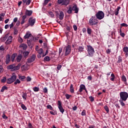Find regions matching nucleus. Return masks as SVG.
Returning <instances> with one entry per match:
<instances>
[{"label":"nucleus","mask_w":128,"mask_h":128,"mask_svg":"<svg viewBox=\"0 0 128 128\" xmlns=\"http://www.w3.org/2000/svg\"><path fill=\"white\" fill-rule=\"evenodd\" d=\"M87 52L88 54L87 55L88 56H90V58L94 56V49L92 46H87Z\"/></svg>","instance_id":"obj_1"},{"label":"nucleus","mask_w":128,"mask_h":128,"mask_svg":"<svg viewBox=\"0 0 128 128\" xmlns=\"http://www.w3.org/2000/svg\"><path fill=\"white\" fill-rule=\"evenodd\" d=\"M20 66H22L21 64H19L18 66H16V64H12L7 66L8 70H11L12 72L14 70H20Z\"/></svg>","instance_id":"obj_2"},{"label":"nucleus","mask_w":128,"mask_h":128,"mask_svg":"<svg viewBox=\"0 0 128 128\" xmlns=\"http://www.w3.org/2000/svg\"><path fill=\"white\" fill-rule=\"evenodd\" d=\"M120 100L126 102L128 98V94L126 92H122L120 93Z\"/></svg>","instance_id":"obj_3"},{"label":"nucleus","mask_w":128,"mask_h":128,"mask_svg":"<svg viewBox=\"0 0 128 128\" xmlns=\"http://www.w3.org/2000/svg\"><path fill=\"white\" fill-rule=\"evenodd\" d=\"M97 24H98V20L96 18V16H92L89 20L88 24L90 26H96Z\"/></svg>","instance_id":"obj_4"},{"label":"nucleus","mask_w":128,"mask_h":128,"mask_svg":"<svg viewBox=\"0 0 128 128\" xmlns=\"http://www.w3.org/2000/svg\"><path fill=\"white\" fill-rule=\"evenodd\" d=\"M96 16L98 20H102L104 18V13L102 11H98L96 14Z\"/></svg>","instance_id":"obj_5"},{"label":"nucleus","mask_w":128,"mask_h":128,"mask_svg":"<svg viewBox=\"0 0 128 128\" xmlns=\"http://www.w3.org/2000/svg\"><path fill=\"white\" fill-rule=\"evenodd\" d=\"M16 80V74H12L10 78H8L6 80V83L8 84H12Z\"/></svg>","instance_id":"obj_6"},{"label":"nucleus","mask_w":128,"mask_h":128,"mask_svg":"<svg viewBox=\"0 0 128 128\" xmlns=\"http://www.w3.org/2000/svg\"><path fill=\"white\" fill-rule=\"evenodd\" d=\"M72 51V48L70 45H68L66 47L64 48L63 52L65 54V56H68L70 54V52Z\"/></svg>","instance_id":"obj_7"},{"label":"nucleus","mask_w":128,"mask_h":128,"mask_svg":"<svg viewBox=\"0 0 128 128\" xmlns=\"http://www.w3.org/2000/svg\"><path fill=\"white\" fill-rule=\"evenodd\" d=\"M70 0H58V2L59 4H62V6H68L70 4Z\"/></svg>","instance_id":"obj_8"},{"label":"nucleus","mask_w":128,"mask_h":128,"mask_svg":"<svg viewBox=\"0 0 128 128\" xmlns=\"http://www.w3.org/2000/svg\"><path fill=\"white\" fill-rule=\"evenodd\" d=\"M58 108L60 110V112L64 114V108H62V102L58 100Z\"/></svg>","instance_id":"obj_9"},{"label":"nucleus","mask_w":128,"mask_h":128,"mask_svg":"<svg viewBox=\"0 0 128 128\" xmlns=\"http://www.w3.org/2000/svg\"><path fill=\"white\" fill-rule=\"evenodd\" d=\"M37 52L38 54L37 56L38 58H42H42L44 57V50H42V48L39 49V50H38Z\"/></svg>","instance_id":"obj_10"},{"label":"nucleus","mask_w":128,"mask_h":128,"mask_svg":"<svg viewBox=\"0 0 128 128\" xmlns=\"http://www.w3.org/2000/svg\"><path fill=\"white\" fill-rule=\"evenodd\" d=\"M56 16L60 20H62L64 19V12H59L56 13Z\"/></svg>","instance_id":"obj_11"},{"label":"nucleus","mask_w":128,"mask_h":128,"mask_svg":"<svg viewBox=\"0 0 128 128\" xmlns=\"http://www.w3.org/2000/svg\"><path fill=\"white\" fill-rule=\"evenodd\" d=\"M28 22L30 26H32L36 24V18H30L28 20Z\"/></svg>","instance_id":"obj_12"},{"label":"nucleus","mask_w":128,"mask_h":128,"mask_svg":"<svg viewBox=\"0 0 128 128\" xmlns=\"http://www.w3.org/2000/svg\"><path fill=\"white\" fill-rule=\"evenodd\" d=\"M6 41L5 42L6 44H12V36H9L7 38Z\"/></svg>","instance_id":"obj_13"},{"label":"nucleus","mask_w":128,"mask_h":128,"mask_svg":"<svg viewBox=\"0 0 128 128\" xmlns=\"http://www.w3.org/2000/svg\"><path fill=\"white\" fill-rule=\"evenodd\" d=\"M36 60V55L33 54L30 58L28 59V62L29 63L32 62Z\"/></svg>","instance_id":"obj_14"},{"label":"nucleus","mask_w":128,"mask_h":128,"mask_svg":"<svg viewBox=\"0 0 128 128\" xmlns=\"http://www.w3.org/2000/svg\"><path fill=\"white\" fill-rule=\"evenodd\" d=\"M84 90H86V86L83 84H80L79 88L80 92H82Z\"/></svg>","instance_id":"obj_15"},{"label":"nucleus","mask_w":128,"mask_h":128,"mask_svg":"<svg viewBox=\"0 0 128 128\" xmlns=\"http://www.w3.org/2000/svg\"><path fill=\"white\" fill-rule=\"evenodd\" d=\"M32 14V10H26L25 14L26 16H30V15Z\"/></svg>","instance_id":"obj_16"},{"label":"nucleus","mask_w":128,"mask_h":128,"mask_svg":"<svg viewBox=\"0 0 128 128\" xmlns=\"http://www.w3.org/2000/svg\"><path fill=\"white\" fill-rule=\"evenodd\" d=\"M10 54H8L6 56V64H10Z\"/></svg>","instance_id":"obj_17"},{"label":"nucleus","mask_w":128,"mask_h":128,"mask_svg":"<svg viewBox=\"0 0 128 128\" xmlns=\"http://www.w3.org/2000/svg\"><path fill=\"white\" fill-rule=\"evenodd\" d=\"M32 36V34L30 33V32H27L26 35L24 36V38H30Z\"/></svg>","instance_id":"obj_18"},{"label":"nucleus","mask_w":128,"mask_h":128,"mask_svg":"<svg viewBox=\"0 0 128 128\" xmlns=\"http://www.w3.org/2000/svg\"><path fill=\"white\" fill-rule=\"evenodd\" d=\"M22 54L18 55L16 58V62H20L22 59Z\"/></svg>","instance_id":"obj_19"},{"label":"nucleus","mask_w":128,"mask_h":128,"mask_svg":"<svg viewBox=\"0 0 128 128\" xmlns=\"http://www.w3.org/2000/svg\"><path fill=\"white\" fill-rule=\"evenodd\" d=\"M84 50V46H79L78 47V52H82Z\"/></svg>","instance_id":"obj_20"},{"label":"nucleus","mask_w":128,"mask_h":128,"mask_svg":"<svg viewBox=\"0 0 128 128\" xmlns=\"http://www.w3.org/2000/svg\"><path fill=\"white\" fill-rule=\"evenodd\" d=\"M92 30L90 27L87 28V33L89 34V36H92Z\"/></svg>","instance_id":"obj_21"},{"label":"nucleus","mask_w":128,"mask_h":128,"mask_svg":"<svg viewBox=\"0 0 128 128\" xmlns=\"http://www.w3.org/2000/svg\"><path fill=\"white\" fill-rule=\"evenodd\" d=\"M8 38V34H6L4 36L2 37L1 38V42H6V38Z\"/></svg>","instance_id":"obj_22"},{"label":"nucleus","mask_w":128,"mask_h":128,"mask_svg":"<svg viewBox=\"0 0 128 128\" xmlns=\"http://www.w3.org/2000/svg\"><path fill=\"white\" fill-rule=\"evenodd\" d=\"M28 70V65H24L22 66V70Z\"/></svg>","instance_id":"obj_23"},{"label":"nucleus","mask_w":128,"mask_h":128,"mask_svg":"<svg viewBox=\"0 0 128 128\" xmlns=\"http://www.w3.org/2000/svg\"><path fill=\"white\" fill-rule=\"evenodd\" d=\"M120 6H118L117 8L115 10V16H118V12H120Z\"/></svg>","instance_id":"obj_24"},{"label":"nucleus","mask_w":128,"mask_h":128,"mask_svg":"<svg viewBox=\"0 0 128 128\" xmlns=\"http://www.w3.org/2000/svg\"><path fill=\"white\" fill-rule=\"evenodd\" d=\"M72 10H74V8L70 6V7H69V8L68 10V13L69 14H70L72 12Z\"/></svg>","instance_id":"obj_25"},{"label":"nucleus","mask_w":128,"mask_h":128,"mask_svg":"<svg viewBox=\"0 0 128 128\" xmlns=\"http://www.w3.org/2000/svg\"><path fill=\"white\" fill-rule=\"evenodd\" d=\"M73 10H74L75 14H78V8L76 6H73Z\"/></svg>","instance_id":"obj_26"},{"label":"nucleus","mask_w":128,"mask_h":128,"mask_svg":"<svg viewBox=\"0 0 128 128\" xmlns=\"http://www.w3.org/2000/svg\"><path fill=\"white\" fill-rule=\"evenodd\" d=\"M70 92H72V94H74V85L72 84L70 86Z\"/></svg>","instance_id":"obj_27"},{"label":"nucleus","mask_w":128,"mask_h":128,"mask_svg":"<svg viewBox=\"0 0 128 128\" xmlns=\"http://www.w3.org/2000/svg\"><path fill=\"white\" fill-rule=\"evenodd\" d=\"M8 90V87L6 86H3L0 90L1 92H4V90Z\"/></svg>","instance_id":"obj_28"},{"label":"nucleus","mask_w":128,"mask_h":128,"mask_svg":"<svg viewBox=\"0 0 128 128\" xmlns=\"http://www.w3.org/2000/svg\"><path fill=\"white\" fill-rule=\"evenodd\" d=\"M122 82H124V83L126 84V76H124V75L122 76Z\"/></svg>","instance_id":"obj_29"},{"label":"nucleus","mask_w":128,"mask_h":128,"mask_svg":"<svg viewBox=\"0 0 128 128\" xmlns=\"http://www.w3.org/2000/svg\"><path fill=\"white\" fill-rule=\"evenodd\" d=\"M123 52L126 54H128V46L124 47L123 48Z\"/></svg>","instance_id":"obj_30"},{"label":"nucleus","mask_w":128,"mask_h":128,"mask_svg":"<svg viewBox=\"0 0 128 128\" xmlns=\"http://www.w3.org/2000/svg\"><path fill=\"white\" fill-rule=\"evenodd\" d=\"M44 60L46 62H50V56H46L44 58Z\"/></svg>","instance_id":"obj_31"},{"label":"nucleus","mask_w":128,"mask_h":128,"mask_svg":"<svg viewBox=\"0 0 128 128\" xmlns=\"http://www.w3.org/2000/svg\"><path fill=\"white\" fill-rule=\"evenodd\" d=\"M24 54V58L28 56V54H30V52H25L23 53Z\"/></svg>","instance_id":"obj_32"},{"label":"nucleus","mask_w":128,"mask_h":128,"mask_svg":"<svg viewBox=\"0 0 128 128\" xmlns=\"http://www.w3.org/2000/svg\"><path fill=\"white\" fill-rule=\"evenodd\" d=\"M26 93H23L22 94V98H24V100H26V96H27Z\"/></svg>","instance_id":"obj_33"},{"label":"nucleus","mask_w":128,"mask_h":128,"mask_svg":"<svg viewBox=\"0 0 128 128\" xmlns=\"http://www.w3.org/2000/svg\"><path fill=\"white\" fill-rule=\"evenodd\" d=\"M111 76H112V78H110V80H112V82H114V78H116V76H114V74H111Z\"/></svg>","instance_id":"obj_34"},{"label":"nucleus","mask_w":128,"mask_h":128,"mask_svg":"<svg viewBox=\"0 0 128 128\" xmlns=\"http://www.w3.org/2000/svg\"><path fill=\"white\" fill-rule=\"evenodd\" d=\"M4 51V46H0V52H2Z\"/></svg>","instance_id":"obj_35"},{"label":"nucleus","mask_w":128,"mask_h":128,"mask_svg":"<svg viewBox=\"0 0 128 128\" xmlns=\"http://www.w3.org/2000/svg\"><path fill=\"white\" fill-rule=\"evenodd\" d=\"M21 107L22 110H26V105L24 104H21Z\"/></svg>","instance_id":"obj_36"},{"label":"nucleus","mask_w":128,"mask_h":128,"mask_svg":"<svg viewBox=\"0 0 128 128\" xmlns=\"http://www.w3.org/2000/svg\"><path fill=\"white\" fill-rule=\"evenodd\" d=\"M104 108L106 112L107 113H108V112H110V110H108V106H104Z\"/></svg>","instance_id":"obj_37"},{"label":"nucleus","mask_w":128,"mask_h":128,"mask_svg":"<svg viewBox=\"0 0 128 128\" xmlns=\"http://www.w3.org/2000/svg\"><path fill=\"white\" fill-rule=\"evenodd\" d=\"M46 108H48V110H54V108L50 105H48L46 106Z\"/></svg>","instance_id":"obj_38"},{"label":"nucleus","mask_w":128,"mask_h":128,"mask_svg":"<svg viewBox=\"0 0 128 128\" xmlns=\"http://www.w3.org/2000/svg\"><path fill=\"white\" fill-rule=\"evenodd\" d=\"M122 57H120V56H118V60L117 62L118 64H120V62H122Z\"/></svg>","instance_id":"obj_39"},{"label":"nucleus","mask_w":128,"mask_h":128,"mask_svg":"<svg viewBox=\"0 0 128 128\" xmlns=\"http://www.w3.org/2000/svg\"><path fill=\"white\" fill-rule=\"evenodd\" d=\"M119 102H120V104H121V106H125V104H124V100H119Z\"/></svg>","instance_id":"obj_40"},{"label":"nucleus","mask_w":128,"mask_h":128,"mask_svg":"<svg viewBox=\"0 0 128 128\" xmlns=\"http://www.w3.org/2000/svg\"><path fill=\"white\" fill-rule=\"evenodd\" d=\"M33 90L36 92H38V90H40V88L38 87H34L33 88Z\"/></svg>","instance_id":"obj_41"},{"label":"nucleus","mask_w":128,"mask_h":128,"mask_svg":"<svg viewBox=\"0 0 128 128\" xmlns=\"http://www.w3.org/2000/svg\"><path fill=\"white\" fill-rule=\"evenodd\" d=\"M48 14L50 16L51 18H54V12H50Z\"/></svg>","instance_id":"obj_42"},{"label":"nucleus","mask_w":128,"mask_h":128,"mask_svg":"<svg viewBox=\"0 0 128 128\" xmlns=\"http://www.w3.org/2000/svg\"><path fill=\"white\" fill-rule=\"evenodd\" d=\"M121 28H122V26H125L126 28L128 27V24L126 23H122L120 24Z\"/></svg>","instance_id":"obj_43"},{"label":"nucleus","mask_w":128,"mask_h":128,"mask_svg":"<svg viewBox=\"0 0 128 128\" xmlns=\"http://www.w3.org/2000/svg\"><path fill=\"white\" fill-rule=\"evenodd\" d=\"M16 54H13L12 56V62H14V58H16Z\"/></svg>","instance_id":"obj_44"},{"label":"nucleus","mask_w":128,"mask_h":128,"mask_svg":"<svg viewBox=\"0 0 128 128\" xmlns=\"http://www.w3.org/2000/svg\"><path fill=\"white\" fill-rule=\"evenodd\" d=\"M20 48H23L24 50H26V45L25 44H22L20 46Z\"/></svg>","instance_id":"obj_45"},{"label":"nucleus","mask_w":128,"mask_h":128,"mask_svg":"<svg viewBox=\"0 0 128 128\" xmlns=\"http://www.w3.org/2000/svg\"><path fill=\"white\" fill-rule=\"evenodd\" d=\"M26 78V77L24 76H19V80H24Z\"/></svg>","instance_id":"obj_46"},{"label":"nucleus","mask_w":128,"mask_h":128,"mask_svg":"<svg viewBox=\"0 0 128 128\" xmlns=\"http://www.w3.org/2000/svg\"><path fill=\"white\" fill-rule=\"evenodd\" d=\"M14 84H20V80L17 79L16 82H14Z\"/></svg>","instance_id":"obj_47"},{"label":"nucleus","mask_w":128,"mask_h":128,"mask_svg":"<svg viewBox=\"0 0 128 128\" xmlns=\"http://www.w3.org/2000/svg\"><path fill=\"white\" fill-rule=\"evenodd\" d=\"M6 82V77H4L1 80L2 82Z\"/></svg>","instance_id":"obj_48"},{"label":"nucleus","mask_w":128,"mask_h":128,"mask_svg":"<svg viewBox=\"0 0 128 128\" xmlns=\"http://www.w3.org/2000/svg\"><path fill=\"white\" fill-rule=\"evenodd\" d=\"M43 92L44 94H46V92H48V88H44Z\"/></svg>","instance_id":"obj_49"},{"label":"nucleus","mask_w":128,"mask_h":128,"mask_svg":"<svg viewBox=\"0 0 128 128\" xmlns=\"http://www.w3.org/2000/svg\"><path fill=\"white\" fill-rule=\"evenodd\" d=\"M31 2L32 1L30 0H28L27 2H26V5L29 6Z\"/></svg>","instance_id":"obj_50"},{"label":"nucleus","mask_w":128,"mask_h":128,"mask_svg":"<svg viewBox=\"0 0 128 128\" xmlns=\"http://www.w3.org/2000/svg\"><path fill=\"white\" fill-rule=\"evenodd\" d=\"M18 30L14 28V34H18Z\"/></svg>","instance_id":"obj_51"},{"label":"nucleus","mask_w":128,"mask_h":128,"mask_svg":"<svg viewBox=\"0 0 128 128\" xmlns=\"http://www.w3.org/2000/svg\"><path fill=\"white\" fill-rule=\"evenodd\" d=\"M89 98H90V102H94V97H92V96L89 97Z\"/></svg>","instance_id":"obj_52"},{"label":"nucleus","mask_w":128,"mask_h":128,"mask_svg":"<svg viewBox=\"0 0 128 128\" xmlns=\"http://www.w3.org/2000/svg\"><path fill=\"white\" fill-rule=\"evenodd\" d=\"M66 98L67 100H68V99L70 98V96H70V94H66Z\"/></svg>","instance_id":"obj_53"},{"label":"nucleus","mask_w":128,"mask_h":128,"mask_svg":"<svg viewBox=\"0 0 128 128\" xmlns=\"http://www.w3.org/2000/svg\"><path fill=\"white\" fill-rule=\"evenodd\" d=\"M57 70H60V68H62V65H58L57 66V68H56Z\"/></svg>","instance_id":"obj_54"},{"label":"nucleus","mask_w":128,"mask_h":128,"mask_svg":"<svg viewBox=\"0 0 128 128\" xmlns=\"http://www.w3.org/2000/svg\"><path fill=\"white\" fill-rule=\"evenodd\" d=\"M4 72V68L2 66H0V72Z\"/></svg>","instance_id":"obj_55"},{"label":"nucleus","mask_w":128,"mask_h":128,"mask_svg":"<svg viewBox=\"0 0 128 128\" xmlns=\"http://www.w3.org/2000/svg\"><path fill=\"white\" fill-rule=\"evenodd\" d=\"M28 126L29 128H34V126H32V123H28Z\"/></svg>","instance_id":"obj_56"},{"label":"nucleus","mask_w":128,"mask_h":128,"mask_svg":"<svg viewBox=\"0 0 128 128\" xmlns=\"http://www.w3.org/2000/svg\"><path fill=\"white\" fill-rule=\"evenodd\" d=\"M120 36H122V38H124V36H126V34H124V32H121L120 34Z\"/></svg>","instance_id":"obj_57"},{"label":"nucleus","mask_w":128,"mask_h":128,"mask_svg":"<svg viewBox=\"0 0 128 128\" xmlns=\"http://www.w3.org/2000/svg\"><path fill=\"white\" fill-rule=\"evenodd\" d=\"M86 110H83L82 112V116H86Z\"/></svg>","instance_id":"obj_58"},{"label":"nucleus","mask_w":128,"mask_h":128,"mask_svg":"<svg viewBox=\"0 0 128 128\" xmlns=\"http://www.w3.org/2000/svg\"><path fill=\"white\" fill-rule=\"evenodd\" d=\"M18 18H14V20H13V23L14 22H18Z\"/></svg>","instance_id":"obj_59"},{"label":"nucleus","mask_w":128,"mask_h":128,"mask_svg":"<svg viewBox=\"0 0 128 128\" xmlns=\"http://www.w3.org/2000/svg\"><path fill=\"white\" fill-rule=\"evenodd\" d=\"M30 80H32V78L28 76L27 77V82H30Z\"/></svg>","instance_id":"obj_60"},{"label":"nucleus","mask_w":128,"mask_h":128,"mask_svg":"<svg viewBox=\"0 0 128 128\" xmlns=\"http://www.w3.org/2000/svg\"><path fill=\"white\" fill-rule=\"evenodd\" d=\"M26 14H25V15H24L22 16V20H26Z\"/></svg>","instance_id":"obj_61"},{"label":"nucleus","mask_w":128,"mask_h":128,"mask_svg":"<svg viewBox=\"0 0 128 128\" xmlns=\"http://www.w3.org/2000/svg\"><path fill=\"white\" fill-rule=\"evenodd\" d=\"M18 40L19 42H20V43L22 42V39L21 38H18Z\"/></svg>","instance_id":"obj_62"},{"label":"nucleus","mask_w":128,"mask_h":128,"mask_svg":"<svg viewBox=\"0 0 128 128\" xmlns=\"http://www.w3.org/2000/svg\"><path fill=\"white\" fill-rule=\"evenodd\" d=\"M73 28H74V30H78V27L76 25H74L73 26Z\"/></svg>","instance_id":"obj_63"},{"label":"nucleus","mask_w":128,"mask_h":128,"mask_svg":"<svg viewBox=\"0 0 128 128\" xmlns=\"http://www.w3.org/2000/svg\"><path fill=\"white\" fill-rule=\"evenodd\" d=\"M110 49H108L106 50V54H110Z\"/></svg>","instance_id":"obj_64"}]
</instances>
